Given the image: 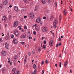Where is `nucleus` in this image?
<instances>
[{"label":"nucleus","instance_id":"nucleus-21","mask_svg":"<svg viewBox=\"0 0 74 74\" xmlns=\"http://www.w3.org/2000/svg\"><path fill=\"white\" fill-rule=\"evenodd\" d=\"M54 18V15L50 17L51 20H53V19Z\"/></svg>","mask_w":74,"mask_h":74},{"label":"nucleus","instance_id":"nucleus-16","mask_svg":"<svg viewBox=\"0 0 74 74\" xmlns=\"http://www.w3.org/2000/svg\"><path fill=\"white\" fill-rule=\"evenodd\" d=\"M35 29L38 32L39 31V28H38V26H36L35 27Z\"/></svg>","mask_w":74,"mask_h":74},{"label":"nucleus","instance_id":"nucleus-46","mask_svg":"<svg viewBox=\"0 0 74 74\" xmlns=\"http://www.w3.org/2000/svg\"><path fill=\"white\" fill-rule=\"evenodd\" d=\"M20 21H23V18H21Z\"/></svg>","mask_w":74,"mask_h":74},{"label":"nucleus","instance_id":"nucleus-48","mask_svg":"<svg viewBox=\"0 0 74 74\" xmlns=\"http://www.w3.org/2000/svg\"><path fill=\"white\" fill-rule=\"evenodd\" d=\"M2 37H3V36H4V34L3 33H2Z\"/></svg>","mask_w":74,"mask_h":74},{"label":"nucleus","instance_id":"nucleus-1","mask_svg":"<svg viewBox=\"0 0 74 74\" xmlns=\"http://www.w3.org/2000/svg\"><path fill=\"white\" fill-rule=\"evenodd\" d=\"M58 23V19H56L54 21L53 23V26L54 28L56 27V23Z\"/></svg>","mask_w":74,"mask_h":74},{"label":"nucleus","instance_id":"nucleus-5","mask_svg":"<svg viewBox=\"0 0 74 74\" xmlns=\"http://www.w3.org/2000/svg\"><path fill=\"white\" fill-rule=\"evenodd\" d=\"M53 40H50V42H49V45L50 46H52L53 45Z\"/></svg>","mask_w":74,"mask_h":74},{"label":"nucleus","instance_id":"nucleus-43","mask_svg":"<svg viewBox=\"0 0 74 74\" xmlns=\"http://www.w3.org/2000/svg\"><path fill=\"white\" fill-rule=\"evenodd\" d=\"M35 53V52L34 51V50H33V51H32V53H33V54H34V53Z\"/></svg>","mask_w":74,"mask_h":74},{"label":"nucleus","instance_id":"nucleus-7","mask_svg":"<svg viewBox=\"0 0 74 74\" xmlns=\"http://www.w3.org/2000/svg\"><path fill=\"white\" fill-rule=\"evenodd\" d=\"M30 16L31 18H33L34 17V13H32L30 14Z\"/></svg>","mask_w":74,"mask_h":74},{"label":"nucleus","instance_id":"nucleus-12","mask_svg":"<svg viewBox=\"0 0 74 74\" xmlns=\"http://www.w3.org/2000/svg\"><path fill=\"white\" fill-rule=\"evenodd\" d=\"M26 34H24L23 35H21V38H25L26 37Z\"/></svg>","mask_w":74,"mask_h":74},{"label":"nucleus","instance_id":"nucleus-51","mask_svg":"<svg viewBox=\"0 0 74 74\" xmlns=\"http://www.w3.org/2000/svg\"><path fill=\"white\" fill-rule=\"evenodd\" d=\"M2 5H0V8H2Z\"/></svg>","mask_w":74,"mask_h":74},{"label":"nucleus","instance_id":"nucleus-38","mask_svg":"<svg viewBox=\"0 0 74 74\" xmlns=\"http://www.w3.org/2000/svg\"><path fill=\"white\" fill-rule=\"evenodd\" d=\"M36 69L34 70V74H36Z\"/></svg>","mask_w":74,"mask_h":74},{"label":"nucleus","instance_id":"nucleus-25","mask_svg":"<svg viewBox=\"0 0 74 74\" xmlns=\"http://www.w3.org/2000/svg\"><path fill=\"white\" fill-rule=\"evenodd\" d=\"M3 17L5 21L6 20V16H3Z\"/></svg>","mask_w":74,"mask_h":74},{"label":"nucleus","instance_id":"nucleus-57","mask_svg":"<svg viewBox=\"0 0 74 74\" xmlns=\"http://www.w3.org/2000/svg\"><path fill=\"white\" fill-rule=\"evenodd\" d=\"M43 47L44 49H45L46 48V47Z\"/></svg>","mask_w":74,"mask_h":74},{"label":"nucleus","instance_id":"nucleus-10","mask_svg":"<svg viewBox=\"0 0 74 74\" xmlns=\"http://www.w3.org/2000/svg\"><path fill=\"white\" fill-rule=\"evenodd\" d=\"M35 9L34 10L35 11H36L37 10H38L40 9V7L38 6H36L35 7Z\"/></svg>","mask_w":74,"mask_h":74},{"label":"nucleus","instance_id":"nucleus-18","mask_svg":"<svg viewBox=\"0 0 74 74\" xmlns=\"http://www.w3.org/2000/svg\"><path fill=\"white\" fill-rule=\"evenodd\" d=\"M27 58V56L26 55L25 56V58L24 61V64H26V60Z\"/></svg>","mask_w":74,"mask_h":74},{"label":"nucleus","instance_id":"nucleus-36","mask_svg":"<svg viewBox=\"0 0 74 74\" xmlns=\"http://www.w3.org/2000/svg\"><path fill=\"white\" fill-rule=\"evenodd\" d=\"M33 33H34V35H36V31H34Z\"/></svg>","mask_w":74,"mask_h":74},{"label":"nucleus","instance_id":"nucleus-42","mask_svg":"<svg viewBox=\"0 0 74 74\" xmlns=\"http://www.w3.org/2000/svg\"><path fill=\"white\" fill-rule=\"evenodd\" d=\"M14 35H12L11 36V38H14Z\"/></svg>","mask_w":74,"mask_h":74},{"label":"nucleus","instance_id":"nucleus-24","mask_svg":"<svg viewBox=\"0 0 74 74\" xmlns=\"http://www.w3.org/2000/svg\"><path fill=\"white\" fill-rule=\"evenodd\" d=\"M42 24H43V23H42V21L40 22V26H42Z\"/></svg>","mask_w":74,"mask_h":74},{"label":"nucleus","instance_id":"nucleus-15","mask_svg":"<svg viewBox=\"0 0 74 74\" xmlns=\"http://www.w3.org/2000/svg\"><path fill=\"white\" fill-rule=\"evenodd\" d=\"M12 71L14 72V71L15 74V71H17V69L16 68H14L12 69Z\"/></svg>","mask_w":74,"mask_h":74},{"label":"nucleus","instance_id":"nucleus-47","mask_svg":"<svg viewBox=\"0 0 74 74\" xmlns=\"http://www.w3.org/2000/svg\"><path fill=\"white\" fill-rule=\"evenodd\" d=\"M55 66L56 67H58V64H56Z\"/></svg>","mask_w":74,"mask_h":74},{"label":"nucleus","instance_id":"nucleus-2","mask_svg":"<svg viewBox=\"0 0 74 74\" xmlns=\"http://www.w3.org/2000/svg\"><path fill=\"white\" fill-rule=\"evenodd\" d=\"M14 34L17 37L19 36V34L18 33V31L17 29H15L14 32Z\"/></svg>","mask_w":74,"mask_h":74},{"label":"nucleus","instance_id":"nucleus-26","mask_svg":"<svg viewBox=\"0 0 74 74\" xmlns=\"http://www.w3.org/2000/svg\"><path fill=\"white\" fill-rule=\"evenodd\" d=\"M58 41H62V39L60 38L59 37L58 39Z\"/></svg>","mask_w":74,"mask_h":74},{"label":"nucleus","instance_id":"nucleus-37","mask_svg":"<svg viewBox=\"0 0 74 74\" xmlns=\"http://www.w3.org/2000/svg\"><path fill=\"white\" fill-rule=\"evenodd\" d=\"M28 56H30V55H31V52H29L28 53Z\"/></svg>","mask_w":74,"mask_h":74},{"label":"nucleus","instance_id":"nucleus-3","mask_svg":"<svg viewBox=\"0 0 74 74\" xmlns=\"http://www.w3.org/2000/svg\"><path fill=\"white\" fill-rule=\"evenodd\" d=\"M42 31L43 32H46L48 31L47 28L46 27H44L42 28Z\"/></svg>","mask_w":74,"mask_h":74},{"label":"nucleus","instance_id":"nucleus-33","mask_svg":"<svg viewBox=\"0 0 74 74\" xmlns=\"http://www.w3.org/2000/svg\"><path fill=\"white\" fill-rule=\"evenodd\" d=\"M36 64H34V69H35L36 68Z\"/></svg>","mask_w":74,"mask_h":74},{"label":"nucleus","instance_id":"nucleus-34","mask_svg":"<svg viewBox=\"0 0 74 74\" xmlns=\"http://www.w3.org/2000/svg\"><path fill=\"white\" fill-rule=\"evenodd\" d=\"M49 62L47 60H46L45 61V63L46 64H47V63H48Z\"/></svg>","mask_w":74,"mask_h":74},{"label":"nucleus","instance_id":"nucleus-35","mask_svg":"<svg viewBox=\"0 0 74 74\" xmlns=\"http://www.w3.org/2000/svg\"><path fill=\"white\" fill-rule=\"evenodd\" d=\"M23 1L25 3H27V0H23Z\"/></svg>","mask_w":74,"mask_h":74},{"label":"nucleus","instance_id":"nucleus-31","mask_svg":"<svg viewBox=\"0 0 74 74\" xmlns=\"http://www.w3.org/2000/svg\"><path fill=\"white\" fill-rule=\"evenodd\" d=\"M62 16L61 15H60L59 17V20L60 21H61L62 20Z\"/></svg>","mask_w":74,"mask_h":74},{"label":"nucleus","instance_id":"nucleus-4","mask_svg":"<svg viewBox=\"0 0 74 74\" xmlns=\"http://www.w3.org/2000/svg\"><path fill=\"white\" fill-rule=\"evenodd\" d=\"M18 25V22L17 21L14 22V25H13V27H15Z\"/></svg>","mask_w":74,"mask_h":74},{"label":"nucleus","instance_id":"nucleus-27","mask_svg":"<svg viewBox=\"0 0 74 74\" xmlns=\"http://www.w3.org/2000/svg\"><path fill=\"white\" fill-rule=\"evenodd\" d=\"M9 39V36L8 37H7H7L5 38V39L6 40H8Z\"/></svg>","mask_w":74,"mask_h":74},{"label":"nucleus","instance_id":"nucleus-55","mask_svg":"<svg viewBox=\"0 0 74 74\" xmlns=\"http://www.w3.org/2000/svg\"><path fill=\"white\" fill-rule=\"evenodd\" d=\"M43 43H44V44H46V41L45 40V41L43 42Z\"/></svg>","mask_w":74,"mask_h":74},{"label":"nucleus","instance_id":"nucleus-29","mask_svg":"<svg viewBox=\"0 0 74 74\" xmlns=\"http://www.w3.org/2000/svg\"><path fill=\"white\" fill-rule=\"evenodd\" d=\"M27 27L26 25H25L24 27V29L25 30H26L27 29Z\"/></svg>","mask_w":74,"mask_h":74},{"label":"nucleus","instance_id":"nucleus-50","mask_svg":"<svg viewBox=\"0 0 74 74\" xmlns=\"http://www.w3.org/2000/svg\"><path fill=\"white\" fill-rule=\"evenodd\" d=\"M29 39H30H30H32V38L31 37H29Z\"/></svg>","mask_w":74,"mask_h":74},{"label":"nucleus","instance_id":"nucleus-28","mask_svg":"<svg viewBox=\"0 0 74 74\" xmlns=\"http://www.w3.org/2000/svg\"><path fill=\"white\" fill-rule=\"evenodd\" d=\"M21 44H22V45H23L24 44H25V42H21Z\"/></svg>","mask_w":74,"mask_h":74},{"label":"nucleus","instance_id":"nucleus-19","mask_svg":"<svg viewBox=\"0 0 74 74\" xmlns=\"http://www.w3.org/2000/svg\"><path fill=\"white\" fill-rule=\"evenodd\" d=\"M64 14V15H66L67 14V12L66 11V10H64V12H63Z\"/></svg>","mask_w":74,"mask_h":74},{"label":"nucleus","instance_id":"nucleus-30","mask_svg":"<svg viewBox=\"0 0 74 74\" xmlns=\"http://www.w3.org/2000/svg\"><path fill=\"white\" fill-rule=\"evenodd\" d=\"M16 72L15 73L16 74H18L19 73V71H16Z\"/></svg>","mask_w":74,"mask_h":74},{"label":"nucleus","instance_id":"nucleus-6","mask_svg":"<svg viewBox=\"0 0 74 74\" xmlns=\"http://www.w3.org/2000/svg\"><path fill=\"white\" fill-rule=\"evenodd\" d=\"M40 21H41V18H40V17L37 18L36 19V22L37 23H40Z\"/></svg>","mask_w":74,"mask_h":74},{"label":"nucleus","instance_id":"nucleus-9","mask_svg":"<svg viewBox=\"0 0 74 74\" xmlns=\"http://www.w3.org/2000/svg\"><path fill=\"white\" fill-rule=\"evenodd\" d=\"M13 42L14 44H16L18 43V41L16 38H14L13 40Z\"/></svg>","mask_w":74,"mask_h":74},{"label":"nucleus","instance_id":"nucleus-44","mask_svg":"<svg viewBox=\"0 0 74 74\" xmlns=\"http://www.w3.org/2000/svg\"><path fill=\"white\" fill-rule=\"evenodd\" d=\"M61 44H62V43L60 42V43L58 45L59 46H60V45H61Z\"/></svg>","mask_w":74,"mask_h":74},{"label":"nucleus","instance_id":"nucleus-17","mask_svg":"<svg viewBox=\"0 0 74 74\" xmlns=\"http://www.w3.org/2000/svg\"><path fill=\"white\" fill-rule=\"evenodd\" d=\"M68 64V62L67 61H66L65 62L64 64V66L65 67H66V66L67 65V64Z\"/></svg>","mask_w":74,"mask_h":74},{"label":"nucleus","instance_id":"nucleus-64","mask_svg":"<svg viewBox=\"0 0 74 74\" xmlns=\"http://www.w3.org/2000/svg\"><path fill=\"white\" fill-rule=\"evenodd\" d=\"M19 30H21L22 28L21 27H20V28H19Z\"/></svg>","mask_w":74,"mask_h":74},{"label":"nucleus","instance_id":"nucleus-53","mask_svg":"<svg viewBox=\"0 0 74 74\" xmlns=\"http://www.w3.org/2000/svg\"><path fill=\"white\" fill-rule=\"evenodd\" d=\"M5 47L6 48V49H8V47Z\"/></svg>","mask_w":74,"mask_h":74},{"label":"nucleus","instance_id":"nucleus-20","mask_svg":"<svg viewBox=\"0 0 74 74\" xmlns=\"http://www.w3.org/2000/svg\"><path fill=\"white\" fill-rule=\"evenodd\" d=\"M8 45H8V43L7 42H6L5 43V47H8Z\"/></svg>","mask_w":74,"mask_h":74},{"label":"nucleus","instance_id":"nucleus-61","mask_svg":"<svg viewBox=\"0 0 74 74\" xmlns=\"http://www.w3.org/2000/svg\"><path fill=\"white\" fill-rule=\"evenodd\" d=\"M21 32H24V30H23V29H22V30H21Z\"/></svg>","mask_w":74,"mask_h":74},{"label":"nucleus","instance_id":"nucleus-11","mask_svg":"<svg viewBox=\"0 0 74 74\" xmlns=\"http://www.w3.org/2000/svg\"><path fill=\"white\" fill-rule=\"evenodd\" d=\"M14 10H15L16 12H18L19 11V10H18V8L17 7V6H15L14 7Z\"/></svg>","mask_w":74,"mask_h":74},{"label":"nucleus","instance_id":"nucleus-62","mask_svg":"<svg viewBox=\"0 0 74 74\" xmlns=\"http://www.w3.org/2000/svg\"><path fill=\"white\" fill-rule=\"evenodd\" d=\"M6 66L8 67L9 66V65L8 64H7L6 65Z\"/></svg>","mask_w":74,"mask_h":74},{"label":"nucleus","instance_id":"nucleus-60","mask_svg":"<svg viewBox=\"0 0 74 74\" xmlns=\"http://www.w3.org/2000/svg\"><path fill=\"white\" fill-rule=\"evenodd\" d=\"M10 62H11V61L10 60H9L8 61V63H10Z\"/></svg>","mask_w":74,"mask_h":74},{"label":"nucleus","instance_id":"nucleus-58","mask_svg":"<svg viewBox=\"0 0 74 74\" xmlns=\"http://www.w3.org/2000/svg\"><path fill=\"white\" fill-rule=\"evenodd\" d=\"M27 18V16H24V18Z\"/></svg>","mask_w":74,"mask_h":74},{"label":"nucleus","instance_id":"nucleus-22","mask_svg":"<svg viewBox=\"0 0 74 74\" xmlns=\"http://www.w3.org/2000/svg\"><path fill=\"white\" fill-rule=\"evenodd\" d=\"M5 71V68H3V69L2 71V73H4V71Z\"/></svg>","mask_w":74,"mask_h":74},{"label":"nucleus","instance_id":"nucleus-56","mask_svg":"<svg viewBox=\"0 0 74 74\" xmlns=\"http://www.w3.org/2000/svg\"><path fill=\"white\" fill-rule=\"evenodd\" d=\"M61 4H63V0H62L61 1Z\"/></svg>","mask_w":74,"mask_h":74},{"label":"nucleus","instance_id":"nucleus-52","mask_svg":"<svg viewBox=\"0 0 74 74\" xmlns=\"http://www.w3.org/2000/svg\"><path fill=\"white\" fill-rule=\"evenodd\" d=\"M14 57H16V58H17L18 56H17V55H15L14 56Z\"/></svg>","mask_w":74,"mask_h":74},{"label":"nucleus","instance_id":"nucleus-40","mask_svg":"<svg viewBox=\"0 0 74 74\" xmlns=\"http://www.w3.org/2000/svg\"><path fill=\"white\" fill-rule=\"evenodd\" d=\"M62 65V62L60 63V64L59 66L60 67H61V66Z\"/></svg>","mask_w":74,"mask_h":74},{"label":"nucleus","instance_id":"nucleus-8","mask_svg":"<svg viewBox=\"0 0 74 74\" xmlns=\"http://www.w3.org/2000/svg\"><path fill=\"white\" fill-rule=\"evenodd\" d=\"M7 4H8V1L7 0H5L3 3V4L4 5H6Z\"/></svg>","mask_w":74,"mask_h":74},{"label":"nucleus","instance_id":"nucleus-32","mask_svg":"<svg viewBox=\"0 0 74 74\" xmlns=\"http://www.w3.org/2000/svg\"><path fill=\"white\" fill-rule=\"evenodd\" d=\"M44 61H42L41 64H44Z\"/></svg>","mask_w":74,"mask_h":74},{"label":"nucleus","instance_id":"nucleus-59","mask_svg":"<svg viewBox=\"0 0 74 74\" xmlns=\"http://www.w3.org/2000/svg\"><path fill=\"white\" fill-rule=\"evenodd\" d=\"M9 7H10V8H11V7H12V5H10L9 6Z\"/></svg>","mask_w":74,"mask_h":74},{"label":"nucleus","instance_id":"nucleus-23","mask_svg":"<svg viewBox=\"0 0 74 74\" xmlns=\"http://www.w3.org/2000/svg\"><path fill=\"white\" fill-rule=\"evenodd\" d=\"M38 51H39V52H40V51H41V47H39L38 49Z\"/></svg>","mask_w":74,"mask_h":74},{"label":"nucleus","instance_id":"nucleus-45","mask_svg":"<svg viewBox=\"0 0 74 74\" xmlns=\"http://www.w3.org/2000/svg\"><path fill=\"white\" fill-rule=\"evenodd\" d=\"M51 1V0H48V3H50Z\"/></svg>","mask_w":74,"mask_h":74},{"label":"nucleus","instance_id":"nucleus-39","mask_svg":"<svg viewBox=\"0 0 74 74\" xmlns=\"http://www.w3.org/2000/svg\"><path fill=\"white\" fill-rule=\"evenodd\" d=\"M45 38V37L44 36L42 37V40H44V39Z\"/></svg>","mask_w":74,"mask_h":74},{"label":"nucleus","instance_id":"nucleus-41","mask_svg":"<svg viewBox=\"0 0 74 74\" xmlns=\"http://www.w3.org/2000/svg\"><path fill=\"white\" fill-rule=\"evenodd\" d=\"M44 73V70H42V74H43Z\"/></svg>","mask_w":74,"mask_h":74},{"label":"nucleus","instance_id":"nucleus-49","mask_svg":"<svg viewBox=\"0 0 74 74\" xmlns=\"http://www.w3.org/2000/svg\"><path fill=\"white\" fill-rule=\"evenodd\" d=\"M43 19H46V17H43Z\"/></svg>","mask_w":74,"mask_h":74},{"label":"nucleus","instance_id":"nucleus-54","mask_svg":"<svg viewBox=\"0 0 74 74\" xmlns=\"http://www.w3.org/2000/svg\"><path fill=\"white\" fill-rule=\"evenodd\" d=\"M59 46V44H57L56 47H58Z\"/></svg>","mask_w":74,"mask_h":74},{"label":"nucleus","instance_id":"nucleus-14","mask_svg":"<svg viewBox=\"0 0 74 74\" xmlns=\"http://www.w3.org/2000/svg\"><path fill=\"white\" fill-rule=\"evenodd\" d=\"M41 1L42 3H43V4H45V3H46L47 2V1L46 0H41Z\"/></svg>","mask_w":74,"mask_h":74},{"label":"nucleus","instance_id":"nucleus-13","mask_svg":"<svg viewBox=\"0 0 74 74\" xmlns=\"http://www.w3.org/2000/svg\"><path fill=\"white\" fill-rule=\"evenodd\" d=\"M2 55H3V56H6L7 55V53L6 51H4L3 52H2Z\"/></svg>","mask_w":74,"mask_h":74},{"label":"nucleus","instance_id":"nucleus-63","mask_svg":"<svg viewBox=\"0 0 74 74\" xmlns=\"http://www.w3.org/2000/svg\"><path fill=\"white\" fill-rule=\"evenodd\" d=\"M12 62L10 63V65H12Z\"/></svg>","mask_w":74,"mask_h":74}]
</instances>
